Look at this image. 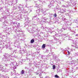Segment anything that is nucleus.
<instances>
[{
  "mask_svg": "<svg viewBox=\"0 0 78 78\" xmlns=\"http://www.w3.org/2000/svg\"><path fill=\"white\" fill-rule=\"evenodd\" d=\"M18 7V9H19V10L18 11L20 12L21 14L22 13L24 14L26 12V13L28 12H26L24 10V9H23V6H22V5L21 4H20Z\"/></svg>",
  "mask_w": 78,
  "mask_h": 78,
  "instance_id": "obj_3",
  "label": "nucleus"
},
{
  "mask_svg": "<svg viewBox=\"0 0 78 78\" xmlns=\"http://www.w3.org/2000/svg\"><path fill=\"white\" fill-rule=\"evenodd\" d=\"M76 36H78V34H76Z\"/></svg>",
  "mask_w": 78,
  "mask_h": 78,
  "instance_id": "obj_64",
  "label": "nucleus"
},
{
  "mask_svg": "<svg viewBox=\"0 0 78 78\" xmlns=\"http://www.w3.org/2000/svg\"><path fill=\"white\" fill-rule=\"evenodd\" d=\"M34 64L35 67H38V65H39L40 64H41V62H37V64L36 63V62H34Z\"/></svg>",
  "mask_w": 78,
  "mask_h": 78,
  "instance_id": "obj_11",
  "label": "nucleus"
},
{
  "mask_svg": "<svg viewBox=\"0 0 78 78\" xmlns=\"http://www.w3.org/2000/svg\"><path fill=\"white\" fill-rule=\"evenodd\" d=\"M37 14H39V12H40V10L38 9L37 10Z\"/></svg>",
  "mask_w": 78,
  "mask_h": 78,
  "instance_id": "obj_35",
  "label": "nucleus"
},
{
  "mask_svg": "<svg viewBox=\"0 0 78 78\" xmlns=\"http://www.w3.org/2000/svg\"><path fill=\"white\" fill-rule=\"evenodd\" d=\"M2 15L3 16H3H6V12H2Z\"/></svg>",
  "mask_w": 78,
  "mask_h": 78,
  "instance_id": "obj_30",
  "label": "nucleus"
},
{
  "mask_svg": "<svg viewBox=\"0 0 78 78\" xmlns=\"http://www.w3.org/2000/svg\"><path fill=\"white\" fill-rule=\"evenodd\" d=\"M72 47H75V48H78V43H76V44H75L73 45H72Z\"/></svg>",
  "mask_w": 78,
  "mask_h": 78,
  "instance_id": "obj_18",
  "label": "nucleus"
},
{
  "mask_svg": "<svg viewBox=\"0 0 78 78\" xmlns=\"http://www.w3.org/2000/svg\"><path fill=\"white\" fill-rule=\"evenodd\" d=\"M73 51V50L72 49H69V54H70V52L71 51Z\"/></svg>",
  "mask_w": 78,
  "mask_h": 78,
  "instance_id": "obj_28",
  "label": "nucleus"
},
{
  "mask_svg": "<svg viewBox=\"0 0 78 78\" xmlns=\"http://www.w3.org/2000/svg\"><path fill=\"white\" fill-rule=\"evenodd\" d=\"M22 60H21V61H20L19 62V63L20 64H22Z\"/></svg>",
  "mask_w": 78,
  "mask_h": 78,
  "instance_id": "obj_44",
  "label": "nucleus"
},
{
  "mask_svg": "<svg viewBox=\"0 0 78 78\" xmlns=\"http://www.w3.org/2000/svg\"><path fill=\"white\" fill-rule=\"evenodd\" d=\"M74 55L75 56H77L78 55V52L75 53Z\"/></svg>",
  "mask_w": 78,
  "mask_h": 78,
  "instance_id": "obj_41",
  "label": "nucleus"
},
{
  "mask_svg": "<svg viewBox=\"0 0 78 78\" xmlns=\"http://www.w3.org/2000/svg\"><path fill=\"white\" fill-rule=\"evenodd\" d=\"M48 7H49V8H53V4H51L49 5L48 6Z\"/></svg>",
  "mask_w": 78,
  "mask_h": 78,
  "instance_id": "obj_19",
  "label": "nucleus"
},
{
  "mask_svg": "<svg viewBox=\"0 0 78 78\" xmlns=\"http://www.w3.org/2000/svg\"><path fill=\"white\" fill-rule=\"evenodd\" d=\"M42 48H45V44H44L42 45Z\"/></svg>",
  "mask_w": 78,
  "mask_h": 78,
  "instance_id": "obj_31",
  "label": "nucleus"
},
{
  "mask_svg": "<svg viewBox=\"0 0 78 78\" xmlns=\"http://www.w3.org/2000/svg\"><path fill=\"white\" fill-rule=\"evenodd\" d=\"M48 46H49V47H50V48L51 50V49H54L55 48L53 47L52 46H51V45H48Z\"/></svg>",
  "mask_w": 78,
  "mask_h": 78,
  "instance_id": "obj_29",
  "label": "nucleus"
},
{
  "mask_svg": "<svg viewBox=\"0 0 78 78\" xmlns=\"http://www.w3.org/2000/svg\"><path fill=\"white\" fill-rule=\"evenodd\" d=\"M25 73V71L24 70H23L21 71V75H23Z\"/></svg>",
  "mask_w": 78,
  "mask_h": 78,
  "instance_id": "obj_27",
  "label": "nucleus"
},
{
  "mask_svg": "<svg viewBox=\"0 0 78 78\" xmlns=\"http://www.w3.org/2000/svg\"><path fill=\"white\" fill-rule=\"evenodd\" d=\"M8 29L9 30V31L10 30H11V28H8Z\"/></svg>",
  "mask_w": 78,
  "mask_h": 78,
  "instance_id": "obj_60",
  "label": "nucleus"
},
{
  "mask_svg": "<svg viewBox=\"0 0 78 78\" xmlns=\"http://www.w3.org/2000/svg\"><path fill=\"white\" fill-rule=\"evenodd\" d=\"M13 65H14V67H13V68L14 69H15L16 68V66H17L18 65H17V62H13Z\"/></svg>",
  "mask_w": 78,
  "mask_h": 78,
  "instance_id": "obj_14",
  "label": "nucleus"
},
{
  "mask_svg": "<svg viewBox=\"0 0 78 78\" xmlns=\"http://www.w3.org/2000/svg\"><path fill=\"white\" fill-rule=\"evenodd\" d=\"M69 30H70V31L71 30V28H70V27H69Z\"/></svg>",
  "mask_w": 78,
  "mask_h": 78,
  "instance_id": "obj_62",
  "label": "nucleus"
},
{
  "mask_svg": "<svg viewBox=\"0 0 78 78\" xmlns=\"http://www.w3.org/2000/svg\"><path fill=\"white\" fill-rule=\"evenodd\" d=\"M17 32H16V33H18L19 32H22V29H17Z\"/></svg>",
  "mask_w": 78,
  "mask_h": 78,
  "instance_id": "obj_21",
  "label": "nucleus"
},
{
  "mask_svg": "<svg viewBox=\"0 0 78 78\" xmlns=\"http://www.w3.org/2000/svg\"><path fill=\"white\" fill-rule=\"evenodd\" d=\"M76 62L78 63V59H77L76 61Z\"/></svg>",
  "mask_w": 78,
  "mask_h": 78,
  "instance_id": "obj_56",
  "label": "nucleus"
},
{
  "mask_svg": "<svg viewBox=\"0 0 78 78\" xmlns=\"http://www.w3.org/2000/svg\"><path fill=\"white\" fill-rule=\"evenodd\" d=\"M16 50H13V52H15V51H16Z\"/></svg>",
  "mask_w": 78,
  "mask_h": 78,
  "instance_id": "obj_63",
  "label": "nucleus"
},
{
  "mask_svg": "<svg viewBox=\"0 0 78 78\" xmlns=\"http://www.w3.org/2000/svg\"><path fill=\"white\" fill-rule=\"evenodd\" d=\"M66 37H67V39H69V37H68V36H67V34H66Z\"/></svg>",
  "mask_w": 78,
  "mask_h": 78,
  "instance_id": "obj_54",
  "label": "nucleus"
},
{
  "mask_svg": "<svg viewBox=\"0 0 78 78\" xmlns=\"http://www.w3.org/2000/svg\"><path fill=\"white\" fill-rule=\"evenodd\" d=\"M42 12H43V15L44 16H45V14H44V12H46V11H47V10H48V9H41Z\"/></svg>",
  "mask_w": 78,
  "mask_h": 78,
  "instance_id": "obj_10",
  "label": "nucleus"
},
{
  "mask_svg": "<svg viewBox=\"0 0 78 78\" xmlns=\"http://www.w3.org/2000/svg\"><path fill=\"white\" fill-rule=\"evenodd\" d=\"M8 5H10L11 6L12 5V2H9Z\"/></svg>",
  "mask_w": 78,
  "mask_h": 78,
  "instance_id": "obj_37",
  "label": "nucleus"
},
{
  "mask_svg": "<svg viewBox=\"0 0 78 78\" xmlns=\"http://www.w3.org/2000/svg\"><path fill=\"white\" fill-rule=\"evenodd\" d=\"M65 12L66 11L64 10L63 9H61L60 10V12L61 13H64V12Z\"/></svg>",
  "mask_w": 78,
  "mask_h": 78,
  "instance_id": "obj_24",
  "label": "nucleus"
},
{
  "mask_svg": "<svg viewBox=\"0 0 78 78\" xmlns=\"http://www.w3.org/2000/svg\"><path fill=\"white\" fill-rule=\"evenodd\" d=\"M19 36H20V37H19V39H20V40H21V41H24L25 40V38L23 37V36H20V34H18Z\"/></svg>",
  "mask_w": 78,
  "mask_h": 78,
  "instance_id": "obj_13",
  "label": "nucleus"
},
{
  "mask_svg": "<svg viewBox=\"0 0 78 78\" xmlns=\"http://www.w3.org/2000/svg\"><path fill=\"white\" fill-rule=\"evenodd\" d=\"M15 42L16 43H17V42H18L17 43V44H19V42H18L17 40L15 41Z\"/></svg>",
  "mask_w": 78,
  "mask_h": 78,
  "instance_id": "obj_49",
  "label": "nucleus"
},
{
  "mask_svg": "<svg viewBox=\"0 0 78 78\" xmlns=\"http://www.w3.org/2000/svg\"><path fill=\"white\" fill-rule=\"evenodd\" d=\"M69 6H73L76 5V3L75 2H73H73H69Z\"/></svg>",
  "mask_w": 78,
  "mask_h": 78,
  "instance_id": "obj_9",
  "label": "nucleus"
},
{
  "mask_svg": "<svg viewBox=\"0 0 78 78\" xmlns=\"http://www.w3.org/2000/svg\"><path fill=\"white\" fill-rule=\"evenodd\" d=\"M16 34H17V35H16H16H14V38L15 39H16V40H17V39H19V37L18 36H18H19V34L17 33H16Z\"/></svg>",
  "mask_w": 78,
  "mask_h": 78,
  "instance_id": "obj_15",
  "label": "nucleus"
},
{
  "mask_svg": "<svg viewBox=\"0 0 78 78\" xmlns=\"http://www.w3.org/2000/svg\"><path fill=\"white\" fill-rule=\"evenodd\" d=\"M26 48H25V47H24V48H23V50L21 52H20V54H22V55H23V54H25V53H26Z\"/></svg>",
  "mask_w": 78,
  "mask_h": 78,
  "instance_id": "obj_8",
  "label": "nucleus"
},
{
  "mask_svg": "<svg viewBox=\"0 0 78 78\" xmlns=\"http://www.w3.org/2000/svg\"><path fill=\"white\" fill-rule=\"evenodd\" d=\"M49 17H52L53 16V14H50L49 15Z\"/></svg>",
  "mask_w": 78,
  "mask_h": 78,
  "instance_id": "obj_38",
  "label": "nucleus"
},
{
  "mask_svg": "<svg viewBox=\"0 0 78 78\" xmlns=\"http://www.w3.org/2000/svg\"><path fill=\"white\" fill-rule=\"evenodd\" d=\"M45 78H51L49 77L48 76H46L45 77Z\"/></svg>",
  "mask_w": 78,
  "mask_h": 78,
  "instance_id": "obj_51",
  "label": "nucleus"
},
{
  "mask_svg": "<svg viewBox=\"0 0 78 78\" xmlns=\"http://www.w3.org/2000/svg\"><path fill=\"white\" fill-rule=\"evenodd\" d=\"M73 11H72V10H71L70 11V12H75L76 11V9L75 8H74V9H73Z\"/></svg>",
  "mask_w": 78,
  "mask_h": 78,
  "instance_id": "obj_23",
  "label": "nucleus"
},
{
  "mask_svg": "<svg viewBox=\"0 0 78 78\" xmlns=\"http://www.w3.org/2000/svg\"><path fill=\"white\" fill-rule=\"evenodd\" d=\"M3 72H7L9 71V69H6V68H5L4 69H3Z\"/></svg>",
  "mask_w": 78,
  "mask_h": 78,
  "instance_id": "obj_22",
  "label": "nucleus"
},
{
  "mask_svg": "<svg viewBox=\"0 0 78 78\" xmlns=\"http://www.w3.org/2000/svg\"><path fill=\"white\" fill-rule=\"evenodd\" d=\"M56 68V66H55V65H53V69H55Z\"/></svg>",
  "mask_w": 78,
  "mask_h": 78,
  "instance_id": "obj_42",
  "label": "nucleus"
},
{
  "mask_svg": "<svg viewBox=\"0 0 78 78\" xmlns=\"http://www.w3.org/2000/svg\"><path fill=\"white\" fill-rule=\"evenodd\" d=\"M38 31H38L37 30H36L35 31V32H34V35H35V36H37V35L39 34V33H38Z\"/></svg>",
  "mask_w": 78,
  "mask_h": 78,
  "instance_id": "obj_17",
  "label": "nucleus"
},
{
  "mask_svg": "<svg viewBox=\"0 0 78 78\" xmlns=\"http://www.w3.org/2000/svg\"><path fill=\"white\" fill-rule=\"evenodd\" d=\"M32 20H37V17L36 16H34L32 17Z\"/></svg>",
  "mask_w": 78,
  "mask_h": 78,
  "instance_id": "obj_25",
  "label": "nucleus"
},
{
  "mask_svg": "<svg viewBox=\"0 0 78 78\" xmlns=\"http://www.w3.org/2000/svg\"><path fill=\"white\" fill-rule=\"evenodd\" d=\"M9 50H12V48H9Z\"/></svg>",
  "mask_w": 78,
  "mask_h": 78,
  "instance_id": "obj_52",
  "label": "nucleus"
},
{
  "mask_svg": "<svg viewBox=\"0 0 78 78\" xmlns=\"http://www.w3.org/2000/svg\"><path fill=\"white\" fill-rule=\"evenodd\" d=\"M50 20H51V17H50V19H49V20H47V21L49 23V25H51V24L52 23L51 22H50Z\"/></svg>",
  "mask_w": 78,
  "mask_h": 78,
  "instance_id": "obj_26",
  "label": "nucleus"
},
{
  "mask_svg": "<svg viewBox=\"0 0 78 78\" xmlns=\"http://www.w3.org/2000/svg\"><path fill=\"white\" fill-rule=\"evenodd\" d=\"M13 9H17V7H15V6H14V7L13 8Z\"/></svg>",
  "mask_w": 78,
  "mask_h": 78,
  "instance_id": "obj_47",
  "label": "nucleus"
},
{
  "mask_svg": "<svg viewBox=\"0 0 78 78\" xmlns=\"http://www.w3.org/2000/svg\"><path fill=\"white\" fill-rule=\"evenodd\" d=\"M36 20H37V22H38V23H39V22H40V19L37 18Z\"/></svg>",
  "mask_w": 78,
  "mask_h": 78,
  "instance_id": "obj_32",
  "label": "nucleus"
},
{
  "mask_svg": "<svg viewBox=\"0 0 78 78\" xmlns=\"http://www.w3.org/2000/svg\"><path fill=\"white\" fill-rule=\"evenodd\" d=\"M5 46L6 48H8V44H6Z\"/></svg>",
  "mask_w": 78,
  "mask_h": 78,
  "instance_id": "obj_50",
  "label": "nucleus"
},
{
  "mask_svg": "<svg viewBox=\"0 0 78 78\" xmlns=\"http://www.w3.org/2000/svg\"><path fill=\"white\" fill-rule=\"evenodd\" d=\"M6 16H3L2 17V18H3V19H7V18L6 17Z\"/></svg>",
  "mask_w": 78,
  "mask_h": 78,
  "instance_id": "obj_40",
  "label": "nucleus"
},
{
  "mask_svg": "<svg viewBox=\"0 0 78 78\" xmlns=\"http://www.w3.org/2000/svg\"><path fill=\"white\" fill-rule=\"evenodd\" d=\"M8 24V21L6 20H5L4 21V22L3 23L2 28H4L5 29V28H6V27L7 26Z\"/></svg>",
  "mask_w": 78,
  "mask_h": 78,
  "instance_id": "obj_6",
  "label": "nucleus"
},
{
  "mask_svg": "<svg viewBox=\"0 0 78 78\" xmlns=\"http://www.w3.org/2000/svg\"><path fill=\"white\" fill-rule=\"evenodd\" d=\"M48 29H46V30L47 32H49V33H55V34H56V32L55 31H52V32H51L49 31V30H48Z\"/></svg>",
  "mask_w": 78,
  "mask_h": 78,
  "instance_id": "obj_20",
  "label": "nucleus"
},
{
  "mask_svg": "<svg viewBox=\"0 0 78 78\" xmlns=\"http://www.w3.org/2000/svg\"><path fill=\"white\" fill-rule=\"evenodd\" d=\"M58 41V39L56 38H55V40H54L53 43L54 44H55V43H56V45H60L61 44V42Z\"/></svg>",
  "mask_w": 78,
  "mask_h": 78,
  "instance_id": "obj_5",
  "label": "nucleus"
},
{
  "mask_svg": "<svg viewBox=\"0 0 78 78\" xmlns=\"http://www.w3.org/2000/svg\"><path fill=\"white\" fill-rule=\"evenodd\" d=\"M53 41H54V40H52L50 41V42H51V43H52V42L53 43Z\"/></svg>",
  "mask_w": 78,
  "mask_h": 78,
  "instance_id": "obj_48",
  "label": "nucleus"
},
{
  "mask_svg": "<svg viewBox=\"0 0 78 78\" xmlns=\"http://www.w3.org/2000/svg\"><path fill=\"white\" fill-rule=\"evenodd\" d=\"M34 39H32L30 41L31 43H34Z\"/></svg>",
  "mask_w": 78,
  "mask_h": 78,
  "instance_id": "obj_33",
  "label": "nucleus"
},
{
  "mask_svg": "<svg viewBox=\"0 0 78 78\" xmlns=\"http://www.w3.org/2000/svg\"><path fill=\"white\" fill-rule=\"evenodd\" d=\"M39 76H42V75L41 74V73H40V74H39Z\"/></svg>",
  "mask_w": 78,
  "mask_h": 78,
  "instance_id": "obj_61",
  "label": "nucleus"
},
{
  "mask_svg": "<svg viewBox=\"0 0 78 78\" xmlns=\"http://www.w3.org/2000/svg\"><path fill=\"white\" fill-rule=\"evenodd\" d=\"M67 28V27H65L64 28H62L60 30H58V33L61 34V33L62 32V31H64V30H66Z\"/></svg>",
  "mask_w": 78,
  "mask_h": 78,
  "instance_id": "obj_7",
  "label": "nucleus"
},
{
  "mask_svg": "<svg viewBox=\"0 0 78 78\" xmlns=\"http://www.w3.org/2000/svg\"><path fill=\"white\" fill-rule=\"evenodd\" d=\"M3 20V17H1L0 18V22H2V20Z\"/></svg>",
  "mask_w": 78,
  "mask_h": 78,
  "instance_id": "obj_46",
  "label": "nucleus"
},
{
  "mask_svg": "<svg viewBox=\"0 0 78 78\" xmlns=\"http://www.w3.org/2000/svg\"><path fill=\"white\" fill-rule=\"evenodd\" d=\"M62 7H66V6H65V5H62Z\"/></svg>",
  "mask_w": 78,
  "mask_h": 78,
  "instance_id": "obj_57",
  "label": "nucleus"
},
{
  "mask_svg": "<svg viewBox=\"0 0 78 78\" xmlns=\"http://www.w3.org/2000/svg\"><path fill=\"white\" fill-rule=\"evenodd\" d=\"M55 77L56 78H59V76H58V75H55Z\"/></svg>",
  "mask_w": 78,
  "mask_h": 78,
  "instance_id": "obj_43",
  "label": "nucleus"
},
{
  "mask_svg": "<svg viewBox=\"0 0 78 78\" xmlns=\"http://www.w3.org/2000/svg\"><path fill=\"white\" fill-rule=\"evenodd\" d=\"M65 25H68V23H67V22L65 23Z\"/></svg>",
  "mask_w": 78,
  "mask_h": 78,
  "instance_id": "obj_55",
  "label": "nucleus"
},
{
  "mask_svg": "<svg viewBox=\"0 0 78 78\" xmlns=\"http://www.w3.org/2000/svg\"><path fill=\"white\" fill-rule=\"evenodd\" d=\"M69 47H67L65 49V50H64L62 49V51H64L62 53L63 54L66 55V57L69 56Z\"/></svg>",
  "mask_w": 78,
  "mask_h": 78,
  "instance_id": "obj_4",
  "label": "nucleus"
},
{
  "mask_svg": "<svg viewBox=\"0 0 78 78\" xmlns=\"http://www.w3.org/2000/svg\"><path fill=\"white\" fill-rule=\"evenodd\" d=\"M69 20H70V21H72V19H70V16H69Z\"/></svg>",
  "mask_w": 78,
  "mask_h": 78,
  "instance_id": "obj_59",
  "label": "nucleus"
},
{
  "mask_svg": "<svg viewBox=\"0 0 78 78\" xmlns=\"http://www.w3.org/2000/svg\"><path fill=\"white\" fill-rule=\"evenodd\" d=\"M29 23V22L28 21L25 22V23H24L25 27H26V28H27V27H29V26L28 25Z\"/></svg>",
  "mask_w": 78,
  "mask_h": 78,
  "instance_id": "obj_12",
  "label": "nucleus"
},
{
  "mask_svg": "<svg viewBox=\"0 0 78 78\" xmlns=\"http://www.w3.org/2000/svg\"><path fill=\"white\" fill-rule=\"evenodd\" d=\"M35 23V22L34 21H32V24H34V23Z\"/></svg>",
  "mask_w": 78,
  "mask_h": 78,
  "instance_id": "obj_53",
  "label": "nucleus"
},
{
  "mask_svg": "<svg viewBox=\"0 0 78 78\" xmlns=\"http://www.w3.org/2000/svg\"><path fill=\"white\" fill-rule=\"evenodd\" d=\"M54 16V17H57V15H56V14L55 13L53 15Z\"/></svg>",
  "mask_w": 78,
  "mask_h": 78,
  "instance_id": "obj_39",
  "label": "nucleus"
},
{
  "mask_svg": "<svg viewBox=\"0 0 78 78\" xmlns=\"http://www.w3.org/2000/svg\"><path fill=\"white\" fill-rule=\"evenodd\" d=\"M4 57L2 59V62L4 63H8V62H10V63L9 65V66H10L11 67H14V64L13 61L14 58V57L17 58V56H14L12 57V58H11V56H12V54H10L9 55H4Z\"/></svg>",
  "mask_w": 78,
  "mask_h": 78,
  "instance_id": "obj_1",
  "label": "nucleus"
},
{
  "mask_svg": "<svg viewBox=\"0 0 78 78\" xmlns=\"http://www.w3.org/2000/svg\"><path fill=\"white\" fill-rule=\"evenodd\" d=\"M13 73H14L15 74H16V73H16V71H13Z\"/></svg>",
  "mask_w": 78,
  "mask_h": 78,
  "instance_id": "obj_58",
  "label": "nucleus"
},
{
  "mask_svg": "<svg viewBox=\"0 0 78 78\" xmlns=\"http://www.w3.org/2000/svg\"><path fill=\"white\" fill-rule=\"evenodd\" d=\"M5 66H6V67H10V66H9L10 65L8 64L7 63V64H5Z\"/></svg>",
  "mask_w": 78,
  "mask_h": 78,
  "instance_id": "obj_34",
  "label": "nucleus"
},
{
  "mask_svg": "<svg viewBox=\"0 0 78 78\" xmlns=\"http://www.w3.org/2000/svg\"><path fill=\"white\" fill-rule=\"evenodd\" d=\"M29 27V28H27L28 31H29L30 33H34V32H35L36 31H40L38 27H37L32 28V27Z\"/></svg>",
  "mask_w": 78,
  "mask_h": 78,
  "instance_id": "obj_2",
  "label": "nucleus"
},
{
  "mask_svg": "<svg viewBox=\"0 0 78 78\" xmlns=\"http://www.w3.org/2000/svg\"><path fill=\"white\" fill-rule=\"evenodd\" d=\"M16 47H17V48H18L20 49H21V48L20 47H19V46H15Z\"/></svg>",
  "mask_w": 78,
  "mask_h": 78,
  "instance_id": "obj_45",
  "label": "nucleus"
},
{
  "mask_svg": "<svg viewBox=\"0 0 78 78\" xmlns=\"http://www.w3.org/2000/svg\"><path fill=\"white\" fill-rule=\"evenodd\" d=\"M5 68H3V66L2 65H1L0 66V70L3 72V70Z\"/></svg>",
  "mask_w": 78,
  "mask_h": 78,
  "instance_id": "obj_16",
  "label": "nucleus"
},
{
  "mask_svg": "<svg viewBox=\"0 0 78 78\" xmlns=\"http://www.w3.org/2000/svg\"><path fill=\"white\" fill-rule=\"evenodd\" d=\"M0 11L1 12H3V8H0Z\"/></svg>",
  "mask_w": 78,
  "mask_h": 78,
  "instance_id": "obj_36",
  "label": "nucleus"
}]
</instances>
